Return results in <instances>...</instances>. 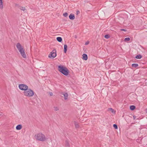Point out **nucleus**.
I'll list each match as a JSON object with an SVG mask.
<instances>
[{"label":"nucleus","mask_w":147,"mask_h":147,"mask_svg":"<svg viewBox=\"0 0 147 147\" xmlns=\"http://www.w3.org/2000/svg\"><path fill=\"white\" fill-rule=\"evenodd\" d=\"M129 108L131 110L133 111L136 109V107L134 105H131Z\"/></svg>","instance_id":"14"},{"label":"nucleus","mask_w":147,"mask_h":147,"mask_svg":"<svg viewBox=\"0 0 147 147\" xmlns=\"http://www.w3.org/2000/svg\"><path fill=\"white\" fill-rule=\"evenodd\" d=\"M109 109L110 110L112 111V112L113 113L114 111V110L112 108H109Z\"/></svg>","instance_id":"28"},{"label":"nucleus","mask_w":147,"mask_h":147,"mask_svg":"<svg viewBox=\"0 0 147 147\" xmlns=\"http://www.w3.org/2000/svg\"><path fill=\"white\" fill-rule=\"evenodd\" d=\"M23 93L25 96H27L30 97L32 96L34 94L33 91L31 89H28L24 91Z\"/></svg>","instance_id":"3"},{"label":"nucleus","mask_w":147,"mask_h":147,"mask_svg":"<svg viewBox=\"0 0 147 147\" xmlns=\"http://www.w3.org/2000/svg\"><path fill=\"white\" fill-rule=\"evenodd\" d=\"M63 16L65 17H66L68 16L67 13V12H65L63 14Z\"/></svg>","instance_id":"24"},{"label":"nucleus","mask_w":147,"mask_h":147,"mask_svg":"<svg viewBox=\"0 0 147 147\" xmlns=\"http://www.w3.org/2000/svg\"><path fill=\"white\" fill-rule=\"evenodd\" d=\"M19 51L22 56L24 58H26V55L24 52V50L23 49L19 50Z\"/></svg>","instance_id":"6"},{"label":"nucleus","mask_w":147,"mask_h":147,"mask_svg":"<svg viewBox=\"0 0 147 147\" xmlns=\"http://www.w3.org/2000/svg\"><path fill=\"white\" fill-rule=\"evenodd\" d=\"M113 127L115 128V129H117L118 128V127L117 124H114L113 125Z\"/></svg>","instance_id":"22"},{"label":"nucleus","mask_w":147,"mask_h":147,"mask_svg":"<svg viewBox=\"0 0 147 147\" xmlns=\"http://www.w3.org/2000/svg\"><path fill=\"white\" fill-rule=\"evenodd\" d=\"M89 43V42L88 41L87 42H86L85 43V45H88V44Z\"/></svg>","instance_id":"27"},{"label":"nucleus","mask_w":147,"mask_h":147,"mask_svg":"<svg viewBox=\"0 0 147 147\" xmlns=\"http://www.w3.org/2000/svg\"><path fill=\"white\" fill-rule=\"evenodd\" d=\"M74 124L75 125V126L76 128H78L79 127V125L78 123L77 122L75 121H74Z\"/></svg>","instance_id":"15"},{"label":"nucleus","mask_w":147,"mask_h":147,"mask_svg":"<svg viewBox=\"0 0 147 147\" xmlns=\"http://www.w3.org/2000/svg\"><path fill=\"white\" fill-rule=\"evenodd\" d=\"M142 57V56L140 54L137 55L135 57V58L137 59H140Z\"/></svg>","instance_id":"19"},{"label":"nucleus","mask_w":147,"mask_h":147,"mask_svg":"<svg viewBox=\"0 0 147 147\" xmlns=\"http://www.w3.org/2000/svg\"><path fill=\"white\" fill-rule=\"evenodd\" d=\"M65 145L66 147H69L70 146L69 144L68 141L67 140L65 141Z\"/></svg>","instance_id":"16"},{"label":"nucleus","mask_w":147,"mask_h":147,"mask_svg":"<svg viewBox=\"0 0 147 147\" xmlns=\"http://www.w3.org/2000/svg\"><path fill=\"white\" fill-rule=\"evenodd\" d=\"M16 47L18 50H19L21 49H23L21 45L20 44V43H18L16 45Z\"/></svg>","instance_id":"8"},{"label":"nucleus","mask_w":147,"mask_h":147,"mask_svg":"<svg viewBox=\"0 0 147 147\" xmlns=\"http://www.w3.org/2000/svg\"><path fill=\"white\" fill-rule=\"evenodd\" d=\"M69 18L71 20H73L75 18V16L72 13H71L69 16Z\"/></svg>","instance_id":"10"},{"label":"nucleus","mask_w":147,"mask_h":147,"mask_svg":"<svg viewBox=\"0 0 147 147\" xmlns=\"http://www.w3.org/2000/svg\"><path fill=\"white\" fill-rule=\"evenodd\" d=\"M67 45L65 44L64 46V52L66 53L67 50Z\"/></svg>","instance_id":"12"},{"label":"nucleus","mask_w":147,"mask_h":147,"mask_svg":"<svg viewBox=\"0 0 147 147\" xmlns=\"http://www.w3.org/2000/svg\"><path fill=\"white\" fill-rule=\"evenodd\" d=\"M120 30L121 31H127L125 29H121Z\"/></svg>","instance_id":"26"},{"label":"nucleus","mask_w":147,"mask_h":147,"mask_svg":"<svg viewBox=\"0 0 147 147\" xmlns=\"http://www.w3.org/2000/svg\"><path fill=\"white\" fill-rule=\"evenodd\" d=\"M133 118H134V119L135 120L136 119V116H135V115H134L133 116Z\"/></svg>","instance_id":"29"},{"label":"nucleus","mask_w":147,"mask_h":147,"mask_svg":"<svg viewBox=\"0 0 147 147\" xmlns=\"http://www.w3.org/2000/svg\"><path fill=\"white\" fill-rule=\"evenodd\" d=\"M3 8L2 0H0V8L2 9Z\"/></svg>","instance_id":"17"},{"label":"nucleus","mask_w":147,"mask_h":147,"mask_svg":"<svg viewBox=\"0 0 147 147\" xmlns=\"http://www.w3.org/2000/svg\"><path fill=\"white\" fill-rule=\"evenodd\" d=\"M82 59L84 60H86L88 59V57L87 55L86 54H83L82 55Z\"/></svg>","instance_id":"9"},{"label":"nucleus","mask_w":147,"mask_h":147,"mask_svg":"<svg viewBox=\"0 0 147 147\" xmlns=\"http://www.w3.org/2000/svg\"><path fill=\"white\" fill-rule=\"evenodd\" d=\"M55 110V111H57L59 110V108L57 107H54Z\"/></svg>","instance_id":"25"},{"label":"nucleus","mask_w":147,"mask_h":147,"mask_svg":"<svg viewBox=\"0 0 147 147\" xmlns=\"http://www.w3.org/2000/svg\"><path fill=\"white\" fill-rule=\"evenodd\" d=\"M145 111L147 113V108L145 110Z\"/></svg>","instance_id":"32"},{"label":"nucleus","mask_w":147,"mask_h":147,"mask_svg":"<svg viewBox=\"0 0 147 147\" xmlns=\"http://www.w3.org/2000/svg\"><path fill=\"white\" fill-rule=\"evenodd\" d=\"M18 87L20 90L24 91L27 90L28 88V87L27 85L24 84H19Z\"/></svg>","instance_id":"5"},{"label":"nucleus","mask_w":147,"mask_h":147,"mask_svg":"<svg viewBox=\"0 0 147 147\" xmlns=\"http://www.w3.org/2000/svg\"><path fill=\"white\" fill-rule=\"evenodd\" d=\"M61 94L63 95L65 100H66L68 98V94L67 93L63 92H62Z\"/></svg>","instance_id":"7"},{"label":"nucleus","mask_w":147,"mask_h":147,"mask_svg":"<svg viewBox=\"0 0 147 147\" xmlns=\"http://www.w3.org/2000/svg\"><path fill=\"white\" fill-rule=\"evenodd\" d=\"M22 128V125L19 124L16 126V129L17 130H20Z\"/></svg>","instance_id":"11"},{"label":"nucleus","mask_w":147,"mask_h":147,"mask_svg":"<svg viewBox=\"0 0 147 147\" xmlns=\"http://www.w3.org/2000/svg\"><path fill=\"white\" fill-rule=\"evenodd\" d=\"M53 95V94L52 92H51L50 93V95L51 96H52Z\"/></svg>","instance_id":"31"},{"label":"nucleus","mask_w":147,"mask_h":147,"mask_svg":"<svg viewBox=\"0 0 147 147\" xmlns=\"http://www.w3.org/2000/svg\"><path fill=\"white\" fill-rule=\"evenodd\" d=\"M104 37L106 39H108L110 37V36L109 34H106L105 36Z\"/></svg>","instance_id":"20"},{"label":"nucleus","mask_w":147,"mask_h":147,"mask_svg":"<svg viewBox=\"0 0 147 147\" xmlns=\"http://www.w3.org/2000/svg\"><path fill=\"white\" fill-rule=\"evenodd\" d=\"M58 70L65 76H67L69 73L68 69L62 65H59L58 67Z\"/></svg>","instance_id":"1"},{"label":"nucleus","mask_w":147,"mask_h":147,"mask_svg":"<svg viewBox=\"0 0 147 147\" xmlns=\"http://www.w3.org/2000/svg\"><path fill=\"white\" fill-rule=\"evenodd\" d=\"M34 138L37 140L42 142L46 140V138L45 136L41 133H40L35 135L34 136Z\"/></svg>","instance_id":"2"},{"label":"nucleus","mask_w":147,"mask_h":147,"mask_svg":"<svg viewBox=\"0 0 147 147\" xmlns=\"http://www.w3.org/2000/svg\"><path fill=\"white\" fill-rule=\"evenodd\" d=\"M130 40V38L129 37H127L124 39V41H129Z\"/></svg>","instance_id":"21"},{"label":"nucleus","mask_w":147,"mask_h":147,"mask_svg":"<svg viewBox=\"0 0 147 147\" xmlns=\"http://www.w3.org/2000/svg\"><path fill=\"white\" fill-rule=\"evenodd\" d=\"M2 113L0 112V116L1 115Z\"/></svg>","instance_id":"33"},{"label":"nucleus","mask_w":147,"mask_h":147,"mask_svg":"<svg viewBox=\"0 0 147 147\" xmlns=\"http://www.w3.org/2000/svg\"><path fill=\"white\" fill-rule=\"evenodd\" d=\"M57 40L59 42H61L62 41V39L61 37H58L57 38Z\"/></svg>","instance_id":"13"},{"label":"nucleus","mask_w":147,"mask_h":147,"mask_svg":"<svg viewBox=\"0 0 147 147\" xmlns=\"http://www.w3.org/2000/svg\"><path fill=\"white\" fill-rule=\"evenodd\" d=\"M132 67L136 68L138 66V64L137 63H133L132 64Z\"/></svg>","instance_id":"18"},{"label":"nucleus","mask_w":147,"mask_h":147,"mask_svg":"<svg viewBox=\"0 0 147 147\" xmlns=\"http://www.w3.org/2000/svg\"><path fill=\"white\" fill-rule=\"evenodd\" d=\"M57 56L56 50L55 49H53L49 55V57L50 58H54Z\"/></svg>","instance_id":"4"},{"label":"nucleus","mask_w":147,"mask_h":147,"mask_svg":"<svg viewBox=\"0 0 147 147\" xmlns=\"http://www.w3.org/2000/svg\"><path fill=\"white\" fill-rule=\"evenodd\" d=\"M20 9L23 11H24L25 10V8L24 7H20Z\"/></svg>","instance_id":"23"},{"label":"nucleus","mask_w":147,"mask_h":147,"mask_svg":"<svg viewBox=\"0 0 147 147\" xmlns=\"http://www.w3.org/2000/svg\"><path fill=\"white\" fill-rule=\"evenodd\" d=\"M80 13V11H77V14H78Z\"/></svg>","instance_id":"30"}]
</instances>
